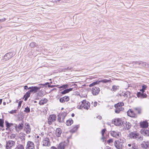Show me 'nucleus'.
I'll return each mask as SVG.
<instances>
[{"mask_svg":"<svg viewBox=\"0 0 149 149\" xmlns=\"http://www.w3.org/2000/svg\"><path fill=\"white\" fill-rule=\"evenodd\" d=\"M9 112L11 114L16 113H17V110H12L10 111H9Z\"/></svg>","mask_w":149,"mask_h":149,"instance_id":"nucleus-47","label":"nucleus"},{"mask_svg":"<svg viewBox=\"0 0 149 149\" xmlns=\"http://www.w3.org/2000/svg\"><path fill=\"white\" fill-rule=\"evenodd\" d=\"M58 85H52V86H51V85H48V87H51V88H53V87H56V86H58Z\"/></svg>","mask_w":149,"mask_h":149,"instance_id":"nucleus-51","label":"nucleus"},{"mask_svg":"<svg viewBox=\"0 0 149 149\" xmlns=\"http://www.w3.org/2000/svg\"><path fill=\"white\" fill-rule=\"evenodd\" d=\"M28 88V87L27 86H24V89H28V88Z\"/></svg>","mask_w":149,"mask_h":149,"instance_id":"nucleus-54","label":"nucleus"},{"mask_svg":"<svg viewBox=\"0 0 149 149\" xmlns=\"http://www.w3.org/2000/svg\"><path fill=\"white\" fill-rule=\"evenodd\" d=\"M25 130L27 134H29L31 131V129L29 124L27 123H25Z\"/></svg>","mask_w":149,"mask_h":149,"instance_id":"nucleus-18","label":"nucleus"},{"mask_svg":"<svg viewBox=\"0 0 149 149\" xmlns=\"http://www.w3.org/2000/svg\"><path fill=\"white\" fill-rule=\"evenodd\" d=\"M2 99H0V102H2Z\"/></svg>","mask_w":149,"mask_h":149,"instance_id":"nucleus-63","label":"nucleus"},{"mask_svg":"<svg viewBox=\"0 0 149 149\" xmlns=\"http://www.w3.org/2000/svg\"><path fill=\"white\" fill-rule=\"evenodd\" d=\"M16 149H24V148L22 145L19 144L17 146Z\"/></svg>","mask_w":149,"mask_h":149,"instance_id":"nucleus-40","label":"nucleus"},{"mask_svg":"<svg viewBox=\"0 0 149 149\" xmlns=\"http://www.w3.org/2000/svg\"><path fill=\"white\" fill-rule=\"evenodd\" d=\"M126 147L129 149H138L137 145L134 143H131L126 145Z\"/></svg>","mask_w":149,"mask_h":149,"instance_id":"nucleus-12","label":"nucleus"},{"mask_svg":"<svg viewBox=\"0 0 149 149\" xmlns=\"http://www.w3.org/2000/svg\"><path fill=\"white\" fill-rule=\"evenodd\" d=\"M56 116L54 114L50 115L48 119V123L49 125H51L53 122L56 120Z\"/></svg>","mask_w":149,"mask_h":149,"instance_id":"nucleus-10","label":"nucleus"},{"mask_svg":"<svg viewBox=\"0 0 149 149\" xmlns=\"http://www.w3.org/2000/svg\"><path fill=\"white\" fill-rule=\"evenodd\" d=\"M124 105V103H117L115 104V107L116 108L115 112L117 113H119L120 112L122 109V107Z\"/></svg>","mask_w":149,"mask_h":149,"instance_id":"nucleus-7","label":"nucleus"},{"mask_svg":"<svg viewBox=\"0 0 149 149\" xmlns=\"http://www.w3.org/2000/svg\"><path fill=\"white\" fill-rule=\"evenodd\" d=\"M62 133L61 129L60 128H57L56 129V134L57 137H59Z\"/></svg>","mask_w":149,"mask_h":149,"instance_id":"nucleus-23","label":"nucleus"},{"mask_svg":"<svg viewBox=\"0 0 149 149\" xmlns=\"http://www.w3.org/2000/svg\"><path fill=\"white\" fill-rule=\"evenodd\" d=\"M6 127L8 128H9L11 126L14 125V124L12 123H9L7 121L5 122Z\"/></svg>","mask_w":149,"mask_h":149,"instance_id":"nucleus-34","label":"nucleus"},{"mask_svg":"<svg viewBox=\"0 0 149 149\" xmlns=\"http://www.w3.org/2000/svg\"><path fill=\"white\" fill-rule=\"evenodd\" d=\"M141 133L144 136H149V131L147 130H141Z\"/></svg>","mask_w":149,"mask_h":149,"instance_id":"nucleus-26","label":"nucleus"},{"mask_svg":"<svg viewBox=\"0 0 149 149\" xmlns=\"http://www.w3.org/2000/svg\"><path fill=\"white\" fill-rule=\"evenodd\" d=\"M100 82H103L104 83H107L108 82H112L111 80V79L108 80L106 79H104L100 81H99Z\"/></svg>","mask_w":149,"mask_h":149,"instance_id":"nucleus-36","label":"nucleus"},{"mask_svg":"<svg viewBox=\"0 0 149 149\" xmlns=\"http://www.w3.org/2000/svg\"><path fill=\"white\" fill-rule=\"evenodd\" d=\"M127 115L131 117H135L136 116V114L133 111L132 109H130L127 111Z\"/></svg>","mask_w":149,"mask_h":149,"instance_id":"nucleus-19","label":"nucleus"},{"mask_svg":"<svg viewBox=\"0 0 149 149\" xmlns=\"http://www.w3.org/2000/svg\"><path fill=\"white\" fill-rule=\"evenodd\" d=\"M39 89V88L37 86H32L29 87L28 88V89H30L29 91L27 92L26 94L24 95V101H26L28 98L30 97V93H36Z\"/></svg>","mask_w":149,"mask_h":149,"instance_id":"nucleus-2","label":"nucleus"},{"mask_svg":"<svg viewBox=\"0 0 149 149\" xmlns=\"http://www.w3.org/2000/svg\"><path fill=\"white\" fill-rule=\"evenodd\" d=\"M97 118H99L100 119H101L102 118V117L100 116H98L97 117Z\"/></svg>","mask_w":149,"mask_h":149,"instance_id":"nucleus-56","label":"nucleus"},{"mask_svg":"<svg viewBox=\"0 0 149 149\" xmlns=\"http://www.w3.org/2000/svg\"><path fill=\"white\" fill-rule=\"evenodd\" d=\"M44 133L43 132H42L40 134V135L41 136H44Z\"/></svg>","mask_w":149,"mask_h":149,"instance_id":"nucleus-53","label":"nucleus"},{"mask_svg":"<svg viewBox=\"0 0 149 149\" xmlns=\"http://www.w3.org/2000/svg\"><path fill=\"white\" fill-rule=\"evenodd\" d=\"M42 143L43 146L49 147L51 145V142L49 139L48 138H44Z\"/></svg>","mask_w":149,"mask_h":149,"instance_id":"nucleus-9","label":"nucleus"},{"mask_svg":"<svg viewBox=\"0 0 149 149\" xmlns=\"http://www.w3.org/2000/svg\"><path fill=\"white\" fill-rule=\"evenodd\" d=\"M72 90V88H70L69 89H66L63 91L61 92V93L63 95L65 94L66 93H68L70 91Z\"/></svg>","mask_w":149,"mask_h":149,"instance_id":"nucleus-28","label":"nucleus"},{"mask_svg":"<svg viewBox=\"0 0 149 149\" xmlns=\"http://www.w3.org/2000/svg\"><path fill=\"white\" fill-rule=\"evenodd\" d=\"M44 103H39V104L40 105H43L44 104Z\"/></svg>","mask_w":149,"mask_h":149,"instance_id":"nucleus-62","label":"nucleus"},{"mask_svg":"<svg viewBox=\"0 0 149 149\" xmlns=\"http://www.w3.org/2000/svg\"><path fill=\"white\" fill-rule=\"evenodd\" d=\"M6 20V19L5 18H4L3 19H0V21L1 22H4Z\"/></svg>","mask_w":149,"mask_h":149,"instance_id":"nucleus-52","label":"nucleus"},{"mask_svg":"<svg viewBox=\"0 0 149 149\" xmlns=\"http://www.w3.org/2000/svg\"><path fill=\"white\" fill-rule=\"evenodd\" d=\"M47 100L45 98L42 99L39 102H47Z\"/></svg>","mask_w":149,"mask_h":149,"instance_id":"nucleus-46","label":"nucleus"},{"mask_svg":"<svg viewBox=\"0 0 149 149\" xmlns=\"http://www.w3.org/2000/svg\"><path fill=\"white\" fill-rule=\"evenodd\" d=\"M113 141V139H109V140H107V143L109 144H110L111 143H112Z\"/></svg>","mask_w":149,"mask_h":149,"instance_id":"nucleus-45","label":"nucleus"},{"mask_svg":"<svg viewBox=\"0 0 149 149\" xmlns=\"http://www.w3.org/2000/svg\"><path fill=\"white\" fill-rule=\"evenodd\" d=\"M110 148H111L109 147H106L104 149H110Z\"/></svg>","mask_w":149,"mask_h":149,"instance_id":"nucleus-57","label":"nucleus"},{"mask_svg":"<svg viewBox=\"0 0 149 149\" xmlns=\"http://www.w3.org/2000/svg\"><path fill=\"white\" fill-rule=\"evenodd\" d=\"M136 63L137 64L141 65V66L144 67L146 68L148 66V65L147 63H143L142 62H137Z\"/></svg>","mask_w":149,"mask_h":149,"instance_id":"nucleus-27","label":"nucleus"},{"mask_svg":"<svg viewBox=\"0 0 149 149\" xmlns=\"http://www.w3.org/2000/svg\"><path fill=\"white\" fill-rule=\"evenodd\" d=\"M140 126L141 127L146 128L148 126V123L146 121L141 122L140 123Z\"/></svg>","mask_w":149,"mask_h":149,"instance_id":"nucleus-20","label":"nucleus"},{"mask_svg":"<svg viewBox=\"0 0 149 149\" xmlns=\"http://www.w3.org/2000/svg\"><path fill=\"white\" fill-rule=\"evenodd\" d=\"M36 43L34 42H31L30 44V46L31 47H34L35 45H36Z\"/></svg>","mask_w":149,"mask_h":149,"instance_id":"nucleus-44","label":"nucleus"},{"mask_svg":"<svg viewBox=\"0 0 149 149\" xmlns=\"http://www.w3.org/2000/svg\"><path fill=\"white\" fill-rule=\"evenodd\" d=\"M26 149H34V145L33 143L30 141H28L26 146Z\"/></svg>","mask_w":149,"mask_h":149,"instance_id":"nucleus-15","label":"nucleus"},{"mask_svg":"<svg viewBox=\"0 0 149 149\" xmlns=\"http://www.w3.org/2000/svg\"><path fill=\"white\" fill-rule=\"evenodd\" d=\"M106 131L105 129H103L102 131V137L101 139L103 140V141H104V139H105V138L104 136V134L105 133Z\"/></svg>","mask_w":149,"mask_h":149,"instance_id":"nucleus-33","label":"nucleus"},{"mask_svg":"<svg viewBox=\"0 0 149 149\" xmlns=\"http://www.w3.org/2000/svg\"><path fill=\"white\" fill-rule=\"evenodd\" d=\"M140 91L142 92V93H144L143 92H144L145 90L143 89L142 88L140 90Z\"/></svg>","mask_w":149,"mask_h":149,"instance_id":"nucleus-55","label":"nucleus"},{"mask_svg":"<svg viewBox=\"0 0 149 149\" xmlns=\"http://www.w3.org/2000/svg\"><path fill=\"white\" fill-rule=\"evenodd\" d=\"M147 87V86L145 85H143L142 86V88L144 90H145L146 89Z\"/></svg>","mask_w":149,"mask_h":149,"instance_id":"nucleus-49","label":"nucleus"},{"mask_svg":"<svg viewBox=\"0 0 149 149\" xmlns=\"http://www.w3.org/2000/svg\"><path fill=\"white\" fill-rule=\"evenodd\" d=\"M55 0L56 1H60L61 0Z\"/></svg>","mask_w":149,"mask_h":149,"instance_id":"nucleus-64","label":"nucleus"},{"mask_svg":"<svg viewBox=\"0 0 149 149\" xmlns=\"http://www.w3.org/2000/svg\"><path fill=\"white\" fill-rule=\"evenodd\" d=\"M24 111L26 112L29 113L30 111V108L29 107H27L25 108V110Z\"/></svg>","mask_w":149,"mask_h":149,"instance_id":"nucleus-42","label":"nucleus"},{"mask_svg":"<svg viewBox=\"0 0 149 149\" xmlns=\"http://www.w3.org/2000/svg\"><path fill=\"white\" fill-rule=\"evenodd\" d=\"M125 141L126 139L124 138H120L114 141V146L117 149H123L124 147L123 144Z\"/></svg>","mask_w":149,"mask_h":149,"instance_id":"nucleus-1","label":"nucleus"},{"mask_svg":"<svg viewBox=\"0 0 149 149\" xmlns=\"http://www.w3.org/2000/svg\"><path fill=\"white\" fill-rule=\"evenodd\" d=\"M97 105V103H91V105H93L94 107H95Z\"/></svg>","mask_w":149,"mask_h":149,"instance_id":"nucleus-50","label":"nucleus"},{"mask_svg":"<svg viewBox=\"0 0 149 149\" xmlns=\"http://www.w3.org/2000/svg\"><path fill=\"white\" fill-rule=\"evenodd\" d=\"M66 146L65 143L64 142H61L59 144L57 148L55 146H52L50 149H65Z\"/></svg>","mask_w":149,"mask_h":149,"instance_id":"nucleus-13","label":"nucleus"},{"mask_svg":"<svg viewBox=\"0 0 149 149\" xmlns=\"http://www.w3.org/2000/svg\"><path fill=\"white\" fill-rule=\"evenodd\" d=\"M16 137V135L15 134H12L10 136V138L11 139H14L15 138V137Z\"/></svg>","mask_w":149,"mask_h":149,"instance_id":"nucleus-43","label":"nucleus"},{"mask_svg":"<svg viewBox=\"0 0 149 149\" xmlns=\"http://www.w3.org/2000/svg\"><path fill=\"white\" fill-rule=\"evenodd\" d=\"M141 147L143 148H149V141H143L141 144Z\"/></svg>","mask_w":149,"mask_h":149,"instance_id":"nucleus-17","label":"nucleus"},{"mask_svg":"<svg viewBox=\"0 0 149 149\" xmlns=\"http://www.w3.org/2000/svg\"><path fill=\"white\" fill-rule=\"evenodd\" d=\"M123 121L122 120V119L120 118H117L115 119L114 121V124L117 126H122L123 125Z\"/></svg>","mask_w":149,"mask_h":149,"instance_id":"nucleus-14","label":"nucleus"},{"mask_svg":"<svg viewBox=\"0 0 149 149\" xmlns=\"http://www.w3.org/2000/svg\"><path fill=\"white\" fill-rule=\"evenodd\" d=\"M129 136L130 138L136 139L138 141H141L143 140V136L136 132H131L129 134Z\"/></svg>","mask_w":149,"mask_h":149,"instance_id":"nucleus-3","label":"nucleus"},{"mask_svg":"<svg viewBox=\"0 0 149 149\" xmlns=\"http://www.w3.org/2000/svg\"><path fill=\"white\" fill-rule=\"evenodd\" d=\"M2 145L0 143V148H2Z\"/></svg>","mask_w":149,"mask_h":149,"instance_id":"nucleus-61","label":"nucleus"},{"mask_svg":"<svg viewBox=\"0 0 149 149\" xmlns=\"http://www.w3.org/2000/svg\"><path fill=\"white\" fill-rule=\"evenodd\" d=\"M134 110L135 111V112L137 113H140L141 112V108L140 107H136L134 109Z\"/></svg>","mask_w":149,"mask_h":149,"instance_id":"nucleus-39","label":"nucleus"},{"mask_svg":"<svg viewBox=\"0 0 149 149\" xmlns=\"http://www.w3.org/2000/svg\"><path fill=\"white\" fill-rule=\"evenodd\" d=\"M13 126L15 127L16 131L17 132H19V130H18V125H17V124H14Z\"/></svg>","mask_w":149,"mask_h":149,"instance_id":"nucleus-48","label":"nucleus"},{"mask_svg":"<svg viewBox=\"0 0 149 149\" xmlns=\"http://www.w3.org/2000/svg\"><path fill=\"white\" fill-rule=\"evenodd\" d=\"M130 92L129 91H126L125 92H123L120 95L121 96H124L125 97H128V95H130Z\"/></svg>","mask_w":149,"mask_h":149,"instance_id":"nucleus-24","label":"nucleus"},{"mask_svg":"<svg viewBox=\"0 0 149 149\" xmlns=\"http://www.w3.org/2000/svg\"><path fill=\"white\" fill-rule=\"evenodd\" d=\"M24 124L23 123H19L18 126V129L19 131V130H22L24 127Z\"/></svg>","mask_w":149,"mask_h":149,"instance_id":"nucleus-37","label":"nucleus"},{"mask_svg":"<svg viewBox=\"0 0 149 149\" xmlns=\"http://www.w3.org/2000/svg\"><path fill=\"white\" fill-rule=\"evenodd\" d=\"M20 138L21 141L24 143H25V136L24 134L22 133L20 135Z\"/></svg>","mask_w":149,"mask_h":149,"instance_id":"nucleus-29","label":"nucleus"},{"mask_svg":"<svg viewBox=\"0 0 149 149\" xmlns=\"http://www.w3.org/2000/svg\"><path fill=\"white\" fill-rule=\"evenodd\" d=\"M74 113H72V114H71V116H72V117H74Z\"/></svg>","mask_w":149,"mask_h":149,"instance_id":"nucleus-60","label":"nucleus"},{"mask_svg":"<svg viewBox=\"0 0 149 149\" xmlns=\"http://www.w3.org/2000/svg\"><path fill=\"white\" fill-rule=\"evenodd\" d=\"M4 121L3 120L1 119H0V126L1 127H3Z\"/></svg>","mask_w":149,"mask_h":149,"instance_id":"nucleus-41","label":"nucleus"},{"mask_svg":"<svg viewBox=\"0 0 149 149\" xmlns=\"http://www.w3.org/2000/svg\"><path fill=\"white\" fill-rule=\"evenodd\" d=\"M67 113L66 112H64L58 115V121L61 123L64 122V120L67 115Z\"/></svg>","mask_w":149,"mask_h":149,"instance_id":"nucleus-5","label":"nucleus"},{"mask_svg":"<svg viewBox=\"0 0 149 149\" xmlns=\"http://www.w3.org/2000/svg\"><path fill=\"white\" fill-rule=\"evenodd\" d=\"M110 134L112 136L117 139L121 136V133L120 132L115 131H111Z\"/></svg>","mask_w":149,"mask_h":149,"instance_id":"nucleus-11","label":"nucleus"},{"mask_svg":"<svg viewBox=\"0 0 149 149\" xmlns=\"http://www.w3.org/2000/svg\"><path fill=\"white\" fill-rule=\"evenodd\" d=\"M100 91V89L98 87H93L92 88V93L93 95H97L99 94Z\"/></svg>","mask_w":149,"mask_h":149,"instance_id":"nucleus-16","label":"nucleus"},{"mask_svg":"<svg viewBox=\"0 0 149 149\" xmlns=\"http://www.w3.org/2000/svg\"><path fill=\"white\" fill-rule=\"evenodd\" d=\"M119 86H118L113 85L112 86V89H111V91H112L115 92L119 89Z\"/></svg>","mask_w":149,"mask_h":149,"instance_id":"nucleus-32","label":"nucleus"},{"mask_svg":"<svg viewBox=\"0 0 149 149\" xmlns=\"http://www.w3.org/2000/svg\"><path fill=\"white\" fill-rule=\"evenodd\" d=\"M15 142L12 140L6 141V149H11L15 146Z\"/></svg>","mask_w":149,"mask_h":149,"instance_id":"nucleus-4","label":"nucleus"},{"mask_svg":"<svg viewBox=\"0 0 149 149\" xmlns=\"http://www.w3.org/2000/svg\"><path fill=\"white\" fill-rule=\"evenodd\" d=\"M137 95L138 97L141 98H145L147 96V95L146 94L140 92L137 93Z\"/></svg>","mask_w":149,"mask_h":149,"instance_id":"nucleus-22","label":"nucleus"},{"mask_svg":"<svg viewBox=\"0 0 149 149\" xmlns=\"http://www.w3.org/2000/svg\"><path fill=\"white\" fill-rule=\"evenodd\" d=\"M81 102H86V100H84L82 101Z\"/></svg>","mask_w":149,"mask_h":149,"instance_id":"nucleus-59","label":"nucleus"},{"mask_svg":"<svg viewBox=\"0 0 149 149\" xmlns=\"http://www.w3.org/2000/svg\"><path fill=\"white\" fill-rule=\"evenodd\" d=\"M22 103H18V107H20Z\"/></svg>","mask_w":149,"mask_h":149,"instance_id":"nucleus-58","label":"nucleus"},{"mask_svg":"<svg viewBox=\"0 0 149 149\" xmlns=\"http://www.w3.org/2000/svg\"><path fill=\"white\" fill-rule=\"evenodd\" d=\"M13 54L12 53H7L5 55L2 59V62H5L9 60L10 58L13 57Z\"/></svg>","mask_w":149,"mask_h":149,"instance_id":"nucleus-8","label":"nucleus"},{"mask_svg":"<svg viewBox=\"0 0 149 149\" xmlns=\"http://www.w3.org/2000/svg\"><path fill=\"white\" fill-rule=\"evenodd\" d=\"M90 103H81V104L77 106V108L79 109H88L90 107Z\"/></svg>","mask_w":149,"mask_h":149,"instance_id":"nucleus-6","label":"nucleus"},{"mask_svg":"<svg viewBox=\"0 0 149 149\" xmlns=\"http://www.w3.org/2000/svg\"><path fill=\"white\" fill-rule=\"evenodd\" d=\"M100 83V81H94L91 84H90L89 85V86L90 87H91L93 86H94L97 85V84H98Z\"/></svg>","mask_w":149,"mask_h":149,"instance_id":"nucleus-35","label":"nucleus"},{"mask_svg":"<svg viewBox=\"0 0 149 149\" xmlns=\"http://www.w3.org/2000/svg\"><path fill=\"white\" fill-rule=\"evenodd\" d=\"M69 100V97L68 96H65L62 98H61L59 99V101L61 102H68Z\"/></svg>","mask_w":149,"mask_h":149,"instance_id":"nucleus-21","label":"nucleus"},{"mask_svg":"<svg viewBox=\"0 0 149 149\" xmlns=\"http://www.w3.org/2000/svg\"><path fill=\"white\" fill-rule=\"evenodd\" d=\"M79 127V125L76 126L72 129L71 132L72 133L75 132L77 130V129Z\"/></svg>","mask_w":149,"mask_h":149,"instance_id":"nucleus-38","label":"nucleus"},{"mask_svg":"<svg viewBox=\"0 0 149 149\" xmlns=\"http://www.w3.org/2000/svg\"><path fill=\"white\" fill-rule=\"evenodd\" d=\"M68 84H64L61 86L58 87V88L59 89L60 91H62L64 89H65L68 88Z\"/></svg>","mask_w":149,"mask_h":149,"instance_id":"nucleus-25","label":"nucleus"},{"mask_svg":"<svg viewBox=\"0 0 149 149\" xmlns=\"http://www.w3.org/2000/svg\"><path fill=\"white\" fill-rule=\"evenodd\" d=\"M124 127L126 130H128L131 127V124L129 122H126L125 124Z\"/></svg>","mask_w":149,"mask_h":149,"instance_id":"nucleus-31","label":"nucleus"},{"mask_svg":"<svg viewBox=\"0 0 149 149\" xmlns=\"http://www.w3.org/2000/svg\"><path fill=\"white\" fill-rule=\"evenodd\" d=\"M73 122V121L72 119L70 118L66 121V124L67 125L69 126H70L72 124Z\"/></svg>","mask_w":149,"mask_h":149,"instance_id":"nucleus-30","label":"nucleus"}]
</instances>
